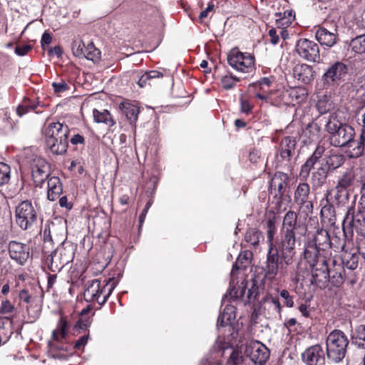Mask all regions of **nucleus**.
Returning a JSON list of instances; mask_svg holds the SVG:
<instances>
[{"label":"nucleus","instance_id":"34","mask_svg":"<svg viewBox=\"0 0 365 365\" xmlns=\"http://www.w3.org/2000/svg\"><path fill=\"white\" fill-rule=\"evenodd\" d=\"M40 106L41 105L38 102L31 101L30 99H24L17 107L16 113L19 117L31 111L39 113L41 112V110H38Z\"/></svg>","mask_w":365,"mask_h":365},{"label":"nucleus","instance_id":"56","mask_svg":"<svg viewBox=\"0 0 365 365\" xmlns=\"http://www.w3.org/2000/svg\"><path fill=\"white\" fill-rule=\"evenodd\" d=\"M279 295L284 300V304L287 307H292L294 306L293 297L289 294V292L286 289H282Z\"/></svg>","mask_w":365,"mask_h":365},{"label":"nucleus","instance_id":"9","mask_svg":"<svg viewBox=\"0 0 365 365\" xmlns=\"http://www.w3.org/2000/svg\"><path fill=\"white\" fill-rule=\"evenodd\" d=\"M16 221L24 230L30 229L37 220V212L29 200L20 202L15 210Z\"/></svg>","mask_w":365,"mask_h":365},{"label":"nucleus","instance_id":"19","mask_svg":"<svg viewBox=\"0 0 365 365\" xmlns=\"http://www.w3.org/2000/svg\"><path fill=\"white\" fill-rule=\"evenodd\" d=\"M348 71L346 65L336 61L330 65L322 75V80L324 84L331 86L338 84L340 80L346 74Z\"/></svg>","mask_w":365,"mask_h":365},{"label":"nucleus","instance_id":"24","mask_svg":"<svg viewBox=\"0 0 365 365\" xmlns=\"http://www.w3.org/2000/svg\"><path fill=\"white\" fill-rule=\"evenodd\" d=\"M289 177L283 172H277L274 173L270 182V193L274 197L279 196L282 198L286 191Z\"/></svg>","mask_w":365,"mask_h":365},{"label":"nucleus","instance_id":"16","mask_svg":"<svg viewBox=\"0 0 365 365\" xmlns=\"http://www.w3.org/2000/svg\"><path fill=\"white\" fill-rule=\"evenodd\" d=\"M259 293L258 282L255 278L244 280L238 286L235 292V297L242 299L245 304L254 302Z\"/></svg>","mask_w":365,"mask_h":365},{"label":"nucleus","instance_id":"50","mask_svg":"<svg viewBox=\"0 0 365 365\" xmlns=\"http://www.w3.org/2000/svg\"><path fill=\"white\" fill-rule=\"evenodd\" d=\"M247 360L245 355H240V352L237 350H234L229 359H227V365H239L242 363L245 364V360Z\"/></svg>","mask_w":365,"mask_h":365},{"label":"nucleus","instance_id":"45","mask_svg":"<svg viewBox=\"0 0 365 365\" xmlns=\"http://www.w3.org/2000/svg\"><path fill=\"white\" fill-rule=\"evenodd\" d=\"M267 239L268 243V250H272L274 247L275 242H274V237L276 234L277 228L275 222L273 219H268L267 221Z\"/></svg>","mask_w":365,"mask_h":365},{"label":"nucleus","instance_id":"20","mask_svg":"<svg viewBox=\"0 0 365 365\" xmlns=\"http://www.w3.org/2000/svg\"><path fill=\"white\" fill-rule=\"evenodd\" d=\"M296 141L289 136L284 137L279 145L276 154L277 160L284 166H289L291 159L295 153Z\"/></svg>","mask_w":365,"mask_h":365},{"label":"nucleus","instance_id":"49","mask_svg":"<svg viewBox=\"0 0 365 365\" xmlns=\"http://www.w3.org/2000/svg\"><path fill=\"white\" fill-rule=\"evenodd\" d=\"M239 81L240 78L232 74L225 75L221 78L222 86L226 90L233 88Z\"/></svg>","mask_w":365,"mask_h":365},{"label":"nucleus","instance_id":"58","mask_svg":"<svg viewBox=\"0 0 365 365\" xmlns=\"http://www.w3.org/2000/svg\"><path fill=\"white\" fill-rule=\"evenodd\" d=\"M252 110V106L250 104L249 101L244 99L243 98H240V110L246 114H249L251 113Z\"/></svg>","mask_w":365,"mask_h":365},{"label":"nucleus","instance_id":"59","mask_svg":"<svg viewBox=\"0 0 365 365\" xmlns=\"http://www.w3.org/2000/svg\"><path fill=\"white\" fill-rule=\"evenodd\" d=\"M91 321L89 317L83 319L81 317L76 324L75 329H86L90 326Z\"/></svg>","mask_w":365,"mask_h":365},{"label":"nucleus","instance_id":"40","mask_svg":"<svg viewBox=\"0 0 365 365\" xmlns=\"http://www.w3.org/2000/svg\"><path fill=\"white\" fill-rule=\"evenodd\" d=\"M235 308L232 306H226L223 312L218 317L217 326L225 327L231 323L232 318H234Z\"/></svg>","mask_w":365,"mask_h":365},{"label":"nucleus","instance_id":"18","mask_svg":"<svg viewBox=\"0 0 365 365\" xmlns=\"http://www.w3.org/2000/svg\"><path fill=\"white\" fill-rule=\"evenodd\" d=\"M69 128L66 124L60 122H52L49 123L45 128L44 136L45 142L54 145V140L58 138L62 146V138L67 139L69 134Z\"/></svg>","mask_w":365,"mask_h":365},{"label":"nucleus","instance_id":"23","mask_svg":"<svg viewBox=\"0 0 365 365\" xmlns=\"http://www.w3.org/2000/svg\"><path fill=\"white\" fill-rule=\"evenodd\" d=\"M9 253L12 259L23 264L29 258V248L26 244L11 241L9 244Z\"/></svg>","mask_w":365,"mask_h":365},{"label":"nucleus","instance_id":"26","mask_svg":"<svg viewBox=\"0 0 365 365\" xmlns=\"http://www.w3.org/2000/svg\"><path fill=\"white\" fill-rule=\"evenodd\" d=\"M321 252L322 251L317 247V245H314L313 242H309L305 245L304 256L310 267L319 264L320 259H327L324 253H321Z\"/></svg>","mask_w":365,"mask_h":365},{"label":"nucleus","instance_id":"36","mask_svg":"<svg viewBox=\"0 0 365 365\" xmlns=\"http://www.w3.org/2000/svg\"><path fill=\"white\" fill-rule=\"evenodd\" d=\"M120 108L122 109L123 113L126 116V118L130 121V123L136 122L138 119V115L140 112L139 108L138 106L128 102H123L120 103Z\"/></svg>","mask_w":365,"mask_h":365},{"label":"nucleus","instance_id":"55","mask_svg":"<svg viewBox=\"0 0 365 365\" xmlns=\"http://www.w3.org/2000/svg\"><path fill=\"white\" fill-rule=\"evenodd\" d=\"M52 87L56 93L65 92L69 88V86L64 81H61L60 82H53L52 83Z\"/></svg>","mask_w":365,"mask_h":365},{"label":"nucleus","instance_id":"47","mask_svg":"<svg viewBox=\"0 0 365 365\" xmlns=\"http://www.w3.org/2000/svg\"><path fill=\"white\" fill-rule=\"evenodd\" d=\"M318 160L310 156L306 162L302 165L301 170L299 172V177L306 180L309 176L311 170L314 168V165Z\"/></svg>","mask_w":365,"mask_h":365},{"label":"nucleus","instance_id":"43","mask_svg":"<svg viewBox=\"0 0 365 365\" xmlns=\"http://www.w3.org/2000/svg\"><path fill=\"white\" fill-rule=\"evenodd\" d=\"M339 262L344 265V268L346 267L351 270H354L358 267L359 256L355 253L346 252Z\"/></svg>","mask_w":365,"mask_h":365},{"label":"nucleus","instance_id":"12","mask_svg":"<svg viewBox=\"0 0 365 365\" xmlns=\"http://www.w3.org/2000/svg\"><path fill=\"white\" fill-rule=\"evenodd\" d=\"M29 163L32 180L36 186L41 187L45 180L50 175V166L47 161L40 156L34 157Z\"/></svg>","mask_w":365,"mask_h":365},{"label":"nucleus","instance_id":"52","mask_svg":"<svg viewBox=\"0 0 365 365\" xmlns=\"http://www.w3.org/2000/svg\"><path fill=\"white\" fill-rule=\"evenodd\" d=\"M68 327L67 322L63 319V318H61L58 323V330H53L52 333V339L53 340H57L58 339V333L59 332L61 335L62 338H65L66 330Z\"/></svg>","mask_w":365,"mask_h":365},{"label":"nucleus","instance_id":"53","mask_svg":"<svg viewBox=\"0 0 365 365\" xmlns=\"http://www.w3.org/2000/svg\"><path fill=\"white\" fill-rule=\"evenodd\" d=\"M357 248L359 254L365 259V234L356 233Z\"/></svg>","mask_w":365,"mask_h":365},{"label":"nucleus","instance_id":"11","mask_svg":"<svg viewBox=\"0 0 365 365\" xmlns=\"http://www.w3.org/2000/svg\"><path fill=\"white\" fill-rule=\"evenodd\" d=\"M355 118L360 128L359 141L356 145L349 150L348 156L350 158L361 157L365 150V104L359 107L355 111Z\"/></svg>","mask_w":365,"mask_h":365},{"label":"nucleus","instance_id":"38","mask_svg":"<svg viewBox=\"0 0 365 365\" xmlns=\"http://www.w3.org/2000/svg\"><path fill=\"white\" fill-rule=\"evenodd\" d=\"M93 115L95 122L98 123H103L109 127L114 125L115 123L114 120L112 118L110 113L107 110L99 111L97 109H93Z\"/></svg>","mask_w":365,"mask_h":365},{"label":"nucleus","instance_id":"30","mask_svg":"<svg viewBox=\"0 0 365 365\" xmlns=\"http://www.w3.org/2000/svg\"><path fill=\"white\" fill-rule=\"evenodd\" d=\"M47 180V198L54 201L63 192L62 183L60 178L56 176L48 177Z\"/></svg>","mask_w":365,"mask_h":365},{"label":"nucleus","instance_id":"44","mask_svg":"<svg viewBox=\"0 0 365 365\" xmlns=\"http://www.w3.org/2000/svg\"><path fill=\"white\" fill-rule=\"evenodd\" d=\"M62 146L61 147L58 138L54 140V145L48 143V141L46 142V147L51 150V152L55 155H63L64 154L68 146V140L67 139L62 138Z\"/></svg>","mask_w":365,"mask_h":365},{"label":"nucleus","instance_id":"64","mask_svg":"<svg viewBox=\"0 0 365 365\" xmlns=\"http://www.w3.org/2000/svg\"><path fill=\"white\" fill-rule=\"evenodd\" d=\"M269 36L270 37V43L273 45H276L278 43L279 38L277 34V30L274 28L269 29Z\"/></svg>","mask_w":365,"mask_h":365},{"label":"nucleus","instance_id":"51","mask_svg":"<svg viewBox=\"0 0 365 365\" xmlns=\"http://www.w3.org/2000/svg\"><path fill=\"white\" fill-rule=\"evenodd\" d=\"M10 173V167L4 163H0V185H4L9 181Z\"/></svg>","mask_w":365,"mask_h":365},{"label":"nucleus","instance_id":"62","mask_svg":"<svg viewBox=\"0 0 365 365\" xmlns=\"http://www.w3.org/2000/svg\"><path fill=\"white\" fill-rule=\"evenodd\" d=\"M14 307L8 300L3 301L1 307V312L2 314H8L12 312Z\"/></svg>","mask_w":365,"mask_h":365},{"label":"nucleus","instance_id":"29","mask_svg":"<svg viewBox=\"0 0 365 365\" xmlns=\"http://www.w3.org/2000/svg\"><path fill=\"white\" fill-rule=\"evenodd\" d=\"M298 227L297 214L292 210L288 211L284 216L280 232L296 234Z\"/></svg>","mask_w":365,"mask_h":365},{"label":"nucleus","instance_id":"35","mask_svg":"<svg viewBox=\"0 0 365 365\" xmlns=\"http://www.w3.org/2000/svg\"><path fill=\"white\" fill-rule=\"evenodd\" d=\"M351 342L358 349H365V324L357 326L352 331Z\"/></svg>","mask_w":365,"mask_h":365},{"label":"nucleus","instance_id":"10","mask_svg":"<svg viewBox=\"0 0 365 365\" xmlns=\"http://www.w3.org/2000/svg\"><path fill=\"white\" fill-rule=\"evenodd\" d=\"M295 52L302 59L309 62H319L320 49L317 43L308 38H300L295 44Z\"/></svg>","mask_w":365,"mask_h":365},{"label":"nucleus","instance_id":"48","mask_svg":"<svg viewBox=\"0 0 365 365\" xmlns=\"http://www.w3.org/2000/svg\"><path fill=\"white\" fill-rule=\"evenodd\" d=\"M318 160L310 156L306 162L302 165L301 170L299 172V177L306 180L309 176L311 170L314 168V165Z\"/></svg>","mask_w":365,"mask_h":365},{"label":"nucleus","instance_id":"28","mask_svg":"<svg viewBox=\"0 0 365 365\" xmlns=\"http://www.w3.org/2000/svg\"><path fill=\"white\" fill-rule=\"evenodd\" d=\"M344 162L345 158L342 154L330 150L324 155L322 164H323L329 171H333L341 167Z\"/></svg>","mask_w":365,"mask_h":365},{"label":"nucleus","instance_id":"3","mask_svg":"<svg viewBox=\"0 0 365 365\" xmlns=\"http://www.w3.org/2000/svg\"><path fill=\"white\" fill-rule=\"evenodd\" d=\"M325 128L330 134V144L334 147H348L351 150L356 145L354 141L355 130L349 125L338 120L334 114L326 120Z\"/></svg>","mask_w":365,"mask_h":365},{"label":"nucleus","instance_id":"4","mask_svg":"<svg viewBox=\"0 0 365 365\" xmlns=\"http://www.w3.org/2000/svg\"><path fill=\"white\" fill-rule=\"evenodd\" d=\"M115 287V282L113 278H110L105 284H101L98 279H93L86 283L83 297L88 302H96L102 306L107 302Z\"/></svg>","mask_w":365,"mask_h":365},{"label":"nucleus","instance_id":"42","mask_svg":"<svg viewBox=\"0 0 365 365\" xmlns=\"http://www.w3.org/2000/svg\"><path fill=\"white\" fill-rule=\"evenodd\" d=\"M349 46L352 51L359 54H365V34L352 38Z\"/></svg>","mask_w":365,"mask_h":365},{"label":"nucleus","instance_id":"25","mask_svg":"<svg viewBox=\"0 0 365 365\" xmlns=\"http://www.w3.org/2000/svg\"><path fill=\"white\" fill-rule=\"evenodd\" d=\"M329 282L336 287H339L345 280V270L344 265L336 259H332L329 270Z\"/></svg>","mask_w":365,"mask_h":365},{"label":"nucleus","instance_id":"39","mask_svg":"<svg viewBox=\"0 0 365 365\" xmlns=\"http://www.w3.org/2000/svg\"><path fill=\"white\" fill-rule=\"evenodd\" d=\"M320 132V125L316 122H312L307 125V126L303 130L302 135L304 137H307L309 142H313L319 138Z\"/></svg>","mask_w":365,"mask_h":365},{"label":"nucleus","instance_id":"22","mask_svg":"<svg viewBox=\"0 0 365 365\" xmlns=\"http://www.w3.org/2000/svg\"><path fill=\"white\" fill-rule=\"evenodd\" d=\"M355 175L352 170H348L339 177L335 187V199L340 202V198L346 199L349 193L347 189L350 187L354 182Z\"/></svg>","mask_w":365,"mask_h":365},{"label":"nucleus","instance_id":"33","mask_svg":"<svg viewBox=\"0 0 365 365\" xmlns=\"http://www.w3.org/2000/svg\"><path fill=\"white\" fill-rule=\"evenodd\" d=\"M327 170L323 164L320 165L312 173L311 183L313 187H319L322 186L327 180L328 173Z\"/></svg>","mask_w":365,"mask_h":365},{"label":"nucleus","instance_id":"7","mask_svg":"<svg viewBox=\"0 0 365 365\" xmlns=\"http://www.w3.org/2000/svg\"><path fill=\"white\" fill-rule=\"evenodd\" d=\"M228 64L235 71L243 73H251L255 70L254 57L242 53L237 48H232L227 54Z\"/></svg>","mask_w":365,"mask_h":365},{"label":"nucleus","instance_id":"2","mask_svg":"<svg viewBox=\"0 0 365 365\" xmlns=\"http://www.w3.org/2000/svg\"><path fill=\"white\" fill-rule=\"evenodd\" d=\"M296 244V234L280 232V240L275 242L272 250L267 251L265 267L267 278L274 279L285 267L294 262Z\"/></svg>","mask_w":365,"mask_h":365},{"label":"nucleus","instance_id":"31","mask_svg":"<svg viewBox=\"0 0 365 365\" xmlns=\"http://www.w3.org/2000/svg\"><path fill=\"white\" fill-rule=\"evenodd\" d=\"M315 37L319 43L329 47L334 46L337 41L336 34L323 27L317 29Z\"/></svg>","mask_w":365,"mask_h":365},{"label":"nucleus","instance_id":"21","mask_svg":"<svg viewBox=\"0 0 365 365\" xmlns=\"http://www.w3.org/2000/svg\"><path fill=\"white\" fill-rule=\"evenodd\" d=\"M302 361L306 365H324L325 353L320 344L307 347L302 354Z\"/></svg>","mask_w":365,"mask_h":365},{"label":"nucleus","instance_id":"5","mask_svg":"<svg viewBox=\"0 0 365 365\" xmlns=\"http://www.w3.org/2000/svg\"><path fill=\"white\" fill-rule=\"evenodd\" d=\"M349 339L346 335L339 329L331 331L326 339V354L327 358L333 361L338 363L345 357Z\"/></svg>","mask_w":365,"mask_h":365},{"label":"nucleus","instance_id":"1","mask_svg":"<svg viewBox=\"0 0 365 365\" xmlns=\"http://www.w3.org/2000/svg\"><path fill=\"white\" fill-rule=\"evenodd\" d=\"M62 231H63L62 230ZM75 248L71 242H66L63 232H57V227L52 225L44 230L43 252L46 264L50 271L60 272L74 257Z\"/></svg>","mask_w":365,"mask_h":365},{"label":"nucleus","instance_id":"57","mask_svg":"<svg viewBox=\"0 0 365 365\" xmlns=\"http://www.w3.org/2000/svg\"><path fill=\"white\" fill-rule=\"evenodd\" d=\"M88 339H89L88 334H86V335L81 336L77 341H75L73 348L76 350H81V349H83L84 346L88 343Z\"/></svg>","mask_w":365,"mask_h":365},{"label":"nucleus","instance_id":"37","mask_svg":"<svg viewBox=\"0 0 365 365\" xmlns=\"http://www.w3.org/2000/svg\"><path fill=\"white\" fill-rule=\"evenodd\" d=\"M252 258V252L248 250L242 251L233 265L232 272L240 269H245L250 263Z\"/></svg>","mask_w":365,"mask_h":365},{"label":"nucleus","instance_id":"6","mask_svg":"<svg viewBox=\"0 0 365 365\" xmlns=\"http://www.w3.org/2000/svg\"><path fill=\"white\" fill-rule=\"evenodd\" d=\"M269 350L262 343L252 341L244 347V355L247 359L245 365H264L269 357Z\"/></svg>","mask_w":365,"mask_h":365},{"label":"nucleus","instance_id":"13","mask_svg":"<svg viewBox=\"0 0 365 365\" xmlns=\"http://www.w3.org/2000/svg\"><path fill=\"white\" fill-rule=\"evenodd\" d=\"M71 49L73 55L80 58H86L93 62H96L101 58V51L95 47L92 42L87 45L81 39L73 40Z\"/></svg>","mask_w":365,"mask_h":365},{"label":"nucleus","instance_id":"54","mask_svg":"<svg viewBox=\"0 0 365 365\" xmlns=\"http://www.w3.org/2000/svg\"><path fill=\"white\" fill-rule=\"evenodd\" d=\"M327 144L325 142H320L317 148H315L314 151L313 152L312 155H311L317 160H319L323 155H324L325 151L327 150L326 145Z\"/></svg>","mask_w":365,"mask_h":365},{"label":"nucleus","instance_id":"27","mask_svg":"<svg viewBox=\"0 0 365 365\" xmlns=\"http://www.w3.org/2000/svg\"><path fill=\"white\" fill-rule=\"evenodd\" d=\"M314 73L313 67L306 63L297 64L294 68V77L304 84H309L314 80Z\"/></svg>","mask_w":365,"mask_h":365},{"label":"nucleus","instance_id":"15","mask_svg":"<svg viewBox=\"0 0 365 365\" xmlns=\"http://www.w3.org/2000/svg\"><path fill=\"white\" fill-rule=\"evenodd\" d=\"M312 242L323 252L328 249H333L335 252H337L339 250H343L345 245L343 240H341L336 236L331 237L328 232L324 230L317 232Z\"/></svg>","mask_w":365,"mask_h":365},{"label":"nucleus","instance_id":"61","mask_svg":"<svg viewBox=\"0 0 365 365\" xmlns=\"http://www.w3.org/2000/svg\"><path fill=\"white\" fill-rule=\"evenodd\" d=\"M30 50L31 46L30 45L17 46L15 48V53L20 56L26 55Z\"/></svg>","mask_w":365,"mask_h":365},{"label":"nucleus","instance_id":"8","mask_svg":"<svg viewBox=\"0 0 365 365\" xmlns=\"http://www.w3.org/2000/svg\"><path fill=\"white\" fill-rule=\"evenodd\" d=\"M363 194L360 198L357 212L355 213L350 207L346 214L344 222H349L352 232L365 234V191L361 188Z\"/></svg>","mask_w":365,"mask_h":365},{"label":"nucleus","instance_id":"60","mask_svg":"<svg viewBox=\"0 0 365 365\" xmlns=\"http://www.w3.org/2000/svg\"><path fill=\"white\" fill-rule=\"evenodd\" d=\"M215 9V4L212 1H210L207 4V8L200 12L199 15V19L201 21L209 16L210 12H212Z\"/></svg>","mask_w":365,"mask_h":365},{"label":"nucleus","instance_id":"32","mask_svg":"<svg viewBox=\"0 0 365 365\" xmlns=\"http://www.w3.org/2000/svg\"><path fill=\"white\" fill-rule=\"evenodd\" d=\"M263 309L267 310L269 314L273 317L279 315L282 312V306L277 297L267 295L263 301Z\"/></svg>","mask_w":365,"mask_h":365},{"label":"nucleus","instance_id":"41","mask_svg":"<svg viewBox=\"0 0 365 365\" xmlns=\"http://www.w3.org/2000/svg\"><path fill=\"white\" fill-rule=\"evenodd\" d=\"M163 74L158 71H150L141 75L138 79V84L140 88L150 85V81L155 78H162Z\"/></svg>","mask_w":365,"mask_h":365},{"label":"nucleus","instance_id":"63","mask_svg":"<svg viewBox=\"0 0 365 365\" xmlns=\"http://www.w3.org/2000/svg\"><path fill=\"white\" fill-rule=\"evenodd\" d=\"M51 41H52V37H51V34L45 31L43 34L41 40V43L42 48L43 49H45V47L46 46H48L51 43Z\"/></svg>","mask_w":365,"mask_h":365},{"label":"nucleus","instance_id":"46","mask_svg":"<svg viewBox=\"0 0 365 365\" xmlns=\"http://www.w3.org/2000/svg\"><path fill=\"white\" fill-rule=\"evenodd\" d=\"M261 239H262V233L256 229L248 230L245 236V240L254 247L259 245Z\"/></svg>","mask_w":365,"mask_h":365},{"label":"nucleus","instance_id":"17","mask_svg":"<svg viewBox=\"0 0 365 365\" xmlns=\"http://www.w3.org/2000/svg\"><path fill=\"white\" fill-rule=\"evenodd\" d=\"M311 283L320 289L326 288L329 283V264L327 259H319V264L311 267Z\"/></svg>","mask_w":365,"mask_h":365},{"label":"nucleus","instance_id":"14","mask_svg":"<svg viewBox=\"0 0 365 365\" xmlns=\"http://www.w3.org/2000/svg\"><path fill=\"white\" fill-rule=\"evenodd\" d=\"M294 201L306 216L312 213L313 203L310 200V186L307 182H301L297 185L294 193Z\"/></svg>","mask_w":365,"mask_h":365}]
</instances>
